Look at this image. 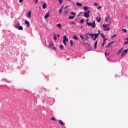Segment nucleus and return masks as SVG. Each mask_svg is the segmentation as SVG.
<instances>
[{"instance_id": "obj_1", "label": "nucleus", "mask_w": 128, "mask_h": 128, "mask_svg": "<svg viewBox=\"0 0 128 128\" xmlns=\"http://www.w3.org/2000/svg\"><path fill=\"white\" fill-rule=\"evenodd\" d=\"M14 27L16 28H18V30H24V28L22 26H20V24L18 22L15 24Z\"/></svg>"}, {"instance_id": "obj_2", "label": "nucleus", "mask_w": 128, "mask_h": 128, "mask_svg": "<svg viewBox=\"0 0 128 128\" xmlns=\"http://www.w3.org/2000/svg\"><path fill=\"white\" fill-rule=\"evenodd\" d=\"M110 24H104L103 28H104V30L105 32H106V30H110Z\"/></svg>"}, {"instance_id": "obj_3", "label": "nucleus", "mask_w": 128, "mask_h": 128, "mask_svg": "<svg viewBox=\"0 0 128 128\" xmlns=\"http://www.w3.org/2000/svg\"><path fill=\"white\" fill-rule=\"evenodd\" d=\"M86 24L88 26H92V28H96V22L94 21L92 23L87 22Z\"/></svg>"}, {"instance_id": "obj_4", "label": "nucleus", "mask_w": 128, "mask_h": 128, "mask_svg": "<svg viewBox=\"0 0 128 128\" xmlns=\"http://www.w3.org/2000/svg\"><path fill=\"white\" fill-rule=\"evenodd\" d=\"M68 42V38H66V36L65 35L63 37V43L64 46H66V42Z\"/></svg>"}, {"instance_id": "obj_5", "label": "nucleus", "mask_w": 128, "mask_h": 128, "mask_svg": "<svg viewBox=\"0 0 128 128\" xmlns=\"http://www.w3.org/2000/svg\"><path fill=\"white\" fill-rule=\"evenodd\" d=\"M90 10H87V12H84V18H88L90 17Z\"/></svg>"}, {"instance_id": "obj_6", "label": "nucleus", "mask_w": 128, "mask_h": 128, "mask_svg": "<svg viewBox=\"0 0 128 128\" xmlns=\"http://www.w3.org/2000/svg\"><path fill=\"white\" fill-rule=\"evenodd\" d=\"M128 49L124 50L123 52L120 55V58H122V56H126V54H128Z\"/></svg>"}, {"instance_id": "obj_7", "label": "nucleus", "mask_w": 128, "mask_h": 128, "mask_svg": "<svg viewBox=\"0 0 128 128\" xmlns=\"http://www.w3.org/2000/svg\"><path fill=\"white\" fill-rule=\"evenodd\" d=\"M90 33H88L86 34V40H88V38H90Z\"/></svg>"}, {"instance_id": "obj_8", "label": "nucleus", "mask_w": 128, "mask_h": 128, "mask_svg": "<svg viewBox=\"0 0 128 128\" xmlns=\"http://www.w3.org/2000/svg\"><path fill=\"white\" fill-rule=\"evenodd\" d=\"M24 24H27V28H30V22H28V20H25V22H24Z\"/></svg>"}, {"instance_id": "obj_9", "label": "nucleus", "mask_w": 128, "mask_h": 128, "mask_svg": "<svg viewBox=\"0 0 128 128\" xmlns=\"http://www.w3.org/2000/svg\"><path fill=\"white\" fill-rule=\"evenodd\" d=\"M124 48L122 47L117 53V56H118L120 54H122V50H124Z\"/></svg>"}, {"instance_id": "obj_10", "label": "nucleus", "mask_w": 128, "mask_h": 128, "mask_svg": "<svg viewBox=\"0 0 128 128\" xmlns=\"http://www.w3.org/2000/svg\"><path fill=\"white\" fill-rule=\"evenodd\" d=\"M50 16V11L48 12V13L46 14V15L44 16V20H46Z\"/></svg>"}, {"instance_id": "obj_11", "label": "nucleus", "mask_w": 128, "mask_h": 128, "mask_svg": "<svg viewBox=\"0 0 128 128\" xmlns=\"http://www.w3.org/2000/svg\"><path fill=\"white\" fill-rule=\"evenodd\" d=\"M112 20V18H110V16H108L107 18H106L105 22H108V20Z\"/></svg>"}, {"instance_id": "obj_12", "label": "nucleus", "mask_w": 128, "mask_h": 128, "mask_svg": "<svg viewBox=\"0 0 128 128\" xmlns=\"http://www.w3.org/2000/svg\"><path fill=\"white\" fill-rule=\"evenodd\" d=\"M94 36L93 38V40H96V38H98V34H94Z\"/></svg>"}, {"instance_id": "obj_13", "label": "nucleus", "mask_w": 128, "mask_h": 128, "mask_svg": "<svg viewBox=\"0 0 128 128\" xmlns=\"http://www.w3.org/2000/svg\"><path fill=\"white\" fill-rule=\"evenodd\" d=\"M32 16V12H29L27 14V17L28 18H30V16Z\"/></svg>"}, {"instance_id": "obj_14", "label": "nucleus", "mask_w": 128, "mask_h": 128, "mask_svg": "<svg viewBox=\"0 0 128 128\" xmlns=\"http://www.w3.org/2000/svg\"><path fill=\"white\" fill-rule=\"evenodd\" d=\"M58 124H60V126H64V123L62 120L58 121Z\"/></svg>"}, {"instance_id": "obj_15", "label": "nucleus", "mask_w": 128, "mask_h": 128, "mask_svg": "<svg viewBox=\"0 0 128 128\" xmlns=\"http://www.w3.org/2000/svg\"><path fill=\"white\" fill-rule=\"evenodd\" d=\"M42 8L43 10H45V8H46V4L44 2L42 5Z\"/></svg>"}, {"instance_id": "obj_16", "label": "nucleus", "mask_w": 128, "mask_h": 128, "mask_svg": "<svg viewBox=\"0 0 128 128\" xmlns=\"http://www.w3.org/2000/svg\"><path fill=\"white\" fill-rule=\"evenodd\" d=\"M100 34L101 36H102V38H106V36H104V33L100 32Z\"/></svg>"}, {"instance_id": "obj_17", "label": "nucleus", "mask_w": 128, "mask_h": 128, "mask_svg": "<svg viewBox=\"0 0 128 128\" xmlns=\"http://www.w3.org/2000/svg\"><path fill=\"white\" fill-rule=\"evenodd\" d=\"M56 26H57V28H62V24H58L56 25Z\"/></svg>"}, {"instance_id": "obj_18", "label": "nucleus", "mask_w": 128, "mask_h": 128, "mask_svg": "<svg viewBox=\"0 0 128 128\" xmlns=\"http://www.w3.org/2000/svg\"><path fill=\"white\" fill-rule=\"evenodd\" d=\"M84 12H86V10H88V6H84L83 7Z\"/></svg>"}, {"instance_id": "obj_19", "label": "nucleus", "mask_w": 128, "mask_h": 128, "mask_svg": "<svg viewBox=\"0 0 128 128\" xmlns=\"http://www.w3.org/2000/svg\"><path fill=\"white\" fill-rule=\"evenodd\" d=\"M73 38H74V40H78V37L76 36V35H75L73 36Z\"/></svg>"}, {"instance_id": "obj_20", "label": "nucleus", "mask_w": 128, "mask_h": 128, "mask_svg": "<svg viewBox=\"0 0 128 128\" xmlns=\"http://www.w3.org/2000/svg\"><path fill=\"white\" fill-rule=\"evenodd\" d=\"M54 46V42H50L49 44V46L52 48V46Z\"/></svg>"}, {"instance_id": "obj_21", "label": "nucleus", "mask_w": 128, "mask_h": 128, "mask_svg": "<svg viewBox=\"0 0 128 128\" xmlns=\"http://www.w3.org/2000/svg\"><path fill=\"white\" fill-rule=\"evenodd\" d=\"M76 6H82V3H80V2H76Z\"/></svg>"}, {"instance_id": "obj_22", "label": "nucleus", "mask_w": 128, "mask_h": 128, "mask_svg": "<svg viewBox=\"0 0 128 128\" xmlns=\"http://www.w3.org/2000/svg\"><path fill=\"white\" fill-rule=\"evenodd\" d=\"M68 18L69 20H74V16H69Z\"/></svg>"}, {"instance_id": "obj_23", "label": "nucleus", "mask_w": 128, "mask_h": 128, "mask_svg": "<svg viewBox=\"0 0 128 128\" xmlns=\"http://www.w3.org/2000/svg\"><path fill=\"white\" fill-rule=\"evenodd\" d=\"M98 44V41H96L95 43H94V48H96V46Z\"/></svg>"}, {"instance_id": "obj_24", "label": "nucleus", "mask_w": 128, "mask_h": 128, "mask_svg": "<svg viewBox=\"0 0 128 128\" xmlns=\"http://www.w3.org/2000/svg\"><path fill=\"white\" fill-rule=\"evenodd\" d=\"M70 44L71 46H74V42H72V40H70Z\"/></svg>"}, {"instance_id": "obj_25", "label": "nucleus", "mask_w": 128, "mask_h": 128, "mask_svg": "<svg viewBox=\"0 0 128 128\" xmlns=\"http://www.w3.org/2000/svg\"><path fill=\"white\" fill-rule=\"evenodd\" d=\"M58 12L60 14L62 12V9L60 8L59 10H58Z\"/></svg>"}, {"instance_id": "obj_26", "label": "nucleus", "mask_w": 128, "mask_h": 128, "mask_svg": "<svg viewBox=\"0 0 128 128\" xmlns=\"http://www.w3.org/2000/svg\"><path fill=\"white\" fill-rule=\"evenodd\" d=\"M90 36H91V38H94V34H90Z\"/></svg>"}, {"instance_id": "obj_27", "label": "nucleus", "mask_w": 128, "mask_h": 128, "mask_svg": "<svg viewBox=\"0 0 128 128\" xmlns=\"http://www.w3.org/2000/svg\"><path fill=\"white\" fill-rule=\"evenodd\" d=\"M63 14H68V10H66L64 11V12H63Z\"/></svg>"}, {"instance_id": "obj_28", "label": "nucleus", "mask_w": 128, "mask_h": 128, "mask_svg": "<svg viewBox=\"0 0 128 128\" xmlns=\"http://www.w3.org/2000/svg\"><path fill=\"white\" fill-rule=\"evenodd\" d=\"M52 120H54V122H56V118L52 117L51 118Z\"/></svg>"}, {"instance_id": "obj_29", "label": "nucleus", "mask_w": 128, "mask_h": 128, "mask_svg": "<svg viewBox=\"0 0 128 128\" xmlns=\"http://www.w3.org/2000/svg\"><path fill=\"white\" fill-rule=\"evenodd\" d=\"M60 48H61L62 50V48H64V45L61 44L60 45Z\"/></svg>"}, {"instance_id": "obj_30", "label": "nucleus", "mask_w": 128, "mask_h": 128, "mask_svg": "<svg viewBox=\"0 0 128 128\" xmlns=\"http://www.w3.org/2000/svg\"><path fill=\"white\" fill-rule=\"evenodd\" d=\"M80 38H82V40L84 39V36H82V35H80Z\"/></svg>"}, {"instance_id": "obj_31", "label": "nucleus", "mask_w": 128, "mask_h": 128, "mask_svg": "<svg viewBox=\"0 0 128 128\" xmlns=\"http://www.w3.org/2000/svg\"><path fill=\"white\" fill-rule=\"evenodd\" d=\"M59 2H60V4H62V2H64V0H58Z\"/></svg>"}, {"instance_id": "obj_32", "label": "nucleus", "mask_w": 128, "mask_h": 128, "mask_svg": "<svg viewBox=\"0 0 128 128\" xmlns=\"http://www.w3.org/2000/svg\"><path fill=\"white\" fill-rule=\"evenodd\" d=\"M84 22V19H82L80 20V24H82V22Z\"/></svg>"}, {"instance_id": "obj_33", "label": "nucleus", "mask_w": 128, "mask_h": 128, "mask_svg": "<svg viewBox=\"0 0 128 128\" xmlns=\"http://www.w3.org/2000/svg\"><path fill=\"white\" fill-rule=\"evenodd\" d=\"M122 32H126L127 30L126 29L122 28Z\"/></svg>"}, {"instance_id": "obj_34", "label": "nucleus", "mask_w": 128, "mask_h": 128, "mask_svg": "<svg viewBox=\"0 0 128 128\" xmlns=\"http://www.w3.org/2000/svg\"><path fill=\"white\" fill-rule=\"evenodd\" d=\"M94 6H98V4L96 2H94Z\"/></svg>"}, {"instance_id": "obj_35", "label": "nucleus", "mask_w": 128, "mask_h": 128, "mask_svg": "<svg viewBox=\"0 0 128 128\" xmlns=\"http://www.w3.org/2000/svg\"><path fill=\"white\" fill-rule=\"evenodd\" d=\"M114 36H116V34H114V35L111 37V38H114Z\"/></svg>"}, {"instance_id": "obj_36", "label": "nucleus", "mask_w": 128, "mask_h": 128, "mask_svg": "<svg viewBox=\"0 0 128 128\" xmlns=\"http://www.w3.org/2000/svg\"><path fill=\"white\" fill-rule=\"evenodd\" d=\"M100 20H101L100 18H99L98 20H97L98 22H100Z\"/></svg>"}, {"instance_id": "obj_37", "label": "nucleus", "mask_w": 128, "mask_h": 128, "mask_svg": "<svg viewBox=\"0 0 128 128\" xmlns=\"http://www.w3.org/2000/svg\"><path fill=\"white\" fill-rule=\"evenodd\" d=\"M53 38H54V40H56V36H54L53 37Z\"/></svg>"}, {"instance_id": "obj_38", "label": "nucleus", "mask_w": 128, "mask_h": 128, "mask_svg": "<svg viewBox=\"0 0 128 128\" xmlns=\"http://www.w3.org/2000/svg\"><path fill=\"white\" fill-rule=\"evenodd\" d=\"M109 54L110 53H108V52H105L104 54H105V56H108Z\"/></svg>"}, {"instance_id": "obj_39", "label": "nucleus", "mask_w": 128, "mask_h": 128, "mask_svg": "<svg viewBox=\"0 0 128 128\" xmlns=\"http://www.w3.org/2000/svg\"><path fill=\"white\" fill-rule=\"evenodd\" d=\"M70 14H72L73 16H76V14H74V12H70Z\"/></svg>"}, {"instance_id": "obj_40", "label": "nucleus", "mask_w": 128, "mask_h": 128, "mask_svg": "<svg viewBox=\"0 0 128 128\" xmlns=\"http://www.w3.org/2000/svg\"><path fill=\"white\" fill-rule=\"evenodd\" d=\"M106 43V40H104V42H103L102 44V46H104V44Z\"/></svg>"}, {"instance_id": "obj_41", "label": "nucleus", "mask_w": 128, "mask_h": 128, "mask_svg": "<svg viewBox=\"0 0 128 128\" xmlns=\"http://www.w3.org/2000/svg\"><path fill=\"white\" fill-rule=\"evenodd\" d=\"M128 44V41H126L124 42V44Z\"/></svg>"}, {"instance_id": "obj_42", "label": "nucleus", "mask_w": 128, "mask_h": 128, "mask_svg": "<svg viewBox=\"0 0 128 128\" xmlns=\"http://www.w3.org/2000/svg\"><path fill=\"white\" fill-rule=\"evenodd\" d=\"M22 2H24V0H19V2L20 4H22Z\"/></svg>"}, {"instance_id": "obj_43", "label": "nucleus", "mask_w": 128, "mask_h": 128, "mask_svg": "<svg viewBox=\"0 0 128 128\" xmlns=\"http://www.w3.org/2000/svg\"><path fill=\"white\" fill-rule=\"evenodd\" d=\"M72 24H76V23L75 22H72Z\"/></svg>"}, {"instance_id": "obj_44", "label": "nucleus", "mask_w": 128, "mask_h": 128, "mask_svg": "<svg viewBox=\"0 0 128 128\" xmlns=\"http://www.w3.org/2000/svg\"><path fill=\"white\" fill-rule=\"evenodd\" d=\"M36 1V4H38V0H35Z\"/></svg>"}, {"instance_id": "obj_45", "label": "nucleus", "mask_w": 128, "mask_h": 128, "mask_svg": "<svg viewBox=\"0 0 128 128\" xmlns=\"http://www.w3.org/2000/svg\"><path fill=\"white\" fill-rule=\"evenodd\" d=\"M100 8H102V6H99L98 8V10H100Z\"/></svg>"}, {"instance_id": "obj_46", "label": "nucleus", "mask_w": 128, "mask_h": 128, "mask_svg": "<svg viewBox=\"0 0 128 128\" xmlns=\"http://www.w3.org/2000/svg\"><path fill=\"white\" fill-rule=\"evenodd\" d=\"M107 48H110V45H109V44H108L107 45Z\"/></svg>"}, {"instance_id": "obj_47", "label": "nucleus", "mask_w": 128, "mask_h": 128, "mask_svg": "<svg viewBox=\"0 0 128 128\" xmlns=\"http://www.w3.org/2000/svg\"><path fill=\"white\" fill-rule=\"evenodd\" d=\"M81 14H82V12H80L78 16H77V17L80 16Z\"/></svg>"}, {"instance_id": "obj_48", "label": "nucleus", "mask_w": 128, "mask_h": 128, "mask_svg": "<svg viewBox=\"0 0 128 128\" xmlns=\"http://www.w3.org/2000/svg\"><path fill=\"white\" fill-rule=\"evenodd\" d=\"M68 8V6H66L64 8V10H66V9Z\"/></svg>"}, {"instance_id": "obj_49", "label": "nucleus", "mask_w": 128, "mask_h": 128, "mask_svg": "<svg viewBox=\"0 0 128 128\" xmlns=\"http://www.w3.org/2000/svg\"><path fill=\"white\" fill-rule=\"evenodd\" d=\"M2 80H6V79L3 78V79H2Z\"/></svg>"}, {"instance_id": "obj_50", "label": "nucleus", "mask_w": 128, "mask_h": 128, "mask_svg": "<svg viewBox=\"0 0 128 128\" xmlns=\"http://www.w3.org/2000/svg\"><path fill=\"white\" fill-rule=\"evenodd\" d=\"M98 34H100V30H98Z\"/></svg>"}, {"instance_id": "obj_51", "label": "nucleus", "mask_w": 128, "mask_h": 128, "mask_svg": "<svg viewBox=\"0 0 128 128\" xmlns=\"http://www.w3.org/2000/svg\"><path fill=\"white\" fill-rule=\"evenodd\" d=\"M57 36H58V38H60V34H58Z\"/></svg>"}, {"instance_id": "obj_52", "label": "nucleus", "mask_w": 128, "mask_h": 128, "mask_svg": "<svg viewBox=\"0 0 128 128\" xmlns=\"http://www.w3.org/2000/svg\"><path fill=\"white\" fill-rule=\"evenodd\" d=\"M62 8H64V6H62Z\"/></svg>"}, {"instance_id": "obj_53", "label": "nucleus", "mask_w": 128, "mask_h": 128, "mask_svg": "<svg viewBox=\"0 0 128 128\" xmlns=\"http://www.w3.org/2000/svg\"><path fill=\"white\" fill-rule=\"evenodd\" d=\"M128 16H126V19L128 20Z\"/></svg>"}, {"instance_id": "obj_54", "label": "nucleus", "mask_w": 128, "mask_h": 128, "mask_svg": "<svg viewBox=\"0 0 128 128\" xmlns=\"http://www.w3.org/2000/svg\"><path fill=\"white\" fill-rule=\"evenodd\" d=\"M112 42H110V43L111 44H112Z\"/></svg>"}, {"instance_id": "obj_55", "label": "nucleus", "mask_w": 128, "mask_h": 128, "mask_svg": "<svg viewBox=\"0 0 128 128\" xmlns=\"http://www.w3.org/2000/svg\"><path fill=\"white\" fill-rule=\"evenodd\" d=\"M108 44H109V45H110V44H111L110 42Z\"/></svg>"}, {"instance_id": "obj_56", "label": "nucleus", "mask_w": 128, "mask_h": 128, "mask_svg": "<svg viewBox=\"0 0 128 128\" xmlns=\"http://www.w3.org/2000/svg\"><path fill=\"white\" fill-rule=\"evenodd\" d=\"M54 48H55V49H56V47H54Z\"/></svg>"}, {"instance_id": "obj_57", "label": "nucleus", "mask_w": 128, "mask_h": 128, "mask_svg": "<svg viewBox=\"0 0 128 128\" xmlns=\"http://www.w3.org/2000/svg\"><path fill=\"white\" fill-rule=\"evenodd\" d=\"M111 24V22H110V24Z\"/></svg>"}, {"instance_id": "obj_58", "label": "nucleus", "mask_w": 128, "mask_h": 128, "mask_svg": "<svg viewBox=\"0 0 128 128\" xmlns=\"http://www.w3.org/2000/svg\"><path fill=\"white\" fill-rule=\"evenodd\" d=\"M87 20H88V19H87Z\"/></svg>"}, {"instance_id": "obj_59", "label": "nucleus", "mask_w": 128, "mask_h": 128, "mask_svg": "<svg viewBox=\"0 0 128 128\" xmlns=\"http://www.w3.org/2000/svg\"><path fill=\"white\" fill-rule=\"evenodd\" d=\"M70 0H68V2H70Z\"/></svg>"}]
</instances>
